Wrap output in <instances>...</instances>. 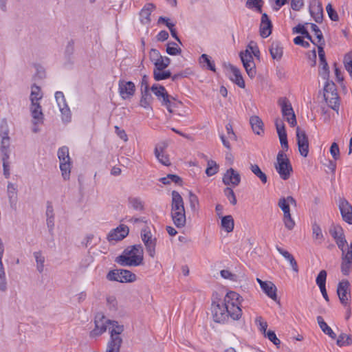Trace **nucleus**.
<instances>
[{"label":"nucleus","instance_id":"a878e982","mask_svg":"<svg viewBox=\"0 0 352 352\" xmlns=\"http://www.w3.org/2000/svg\"><path fill=\"white\" fill-rule=\"evenodd\" d=\"M339 208L343 219L349 224H352V206L349 202L343 199L340 201Z\"/></svg>","mask_w":352,"mask_h":352},{"label":"nucleus","instance_id":"dca6fc26","mask_svg":"<svg viewBox=\"0 0 352 352\" xmlns=\"http://www.w3.org/2000/svg\"><path fill=\"white\" fill-rule=\"evenodd\" d=\"M118 90L122 98L125 100L131 98L134 95L135 87L131 81L120 80L118 83Z\"/></svg>","mask_w":352,"mask_h":352},{"label":"nucleus","instance_id":"6e6552de","mask_svg":"<svg viewBox=\"0 0 352 352\" xmlns=\"http://www.w3.org/2000/svg\"><path fill=\"white\" fill-rule=\"evenodd\" d=\"M141 239L145 246L146 252L150 257L154 258L156 255L157 239L154 237L148 227L141 230Z\"/></svg>","mask_w":352,"mask_h":352},{"label":"nucleus","instance_id":"4c0bfd02","mask_svg":"<svg viewBox=\"0 0 352 352\" xmlns=\"http://www.w3.org/2000/svg\"><path fill=\"white\" fill-rule=\"evenodd\" d=\"M153 77L155 80L159 81L164 79H167L170 77H171V73L170 71H165L164 69L158 70V69H154L153 70Z\"/></svg>","mask_w":352,"mask_h":352},{"label":"nucleus","instance_id":"4d7b16f0","mask_svg":"<svg viewBox=\"0 0 352 352\" xmlns=\"http://www.w3.org/2000/svg\"><path fill=\"white\" fill-rule=\"evenodd\" d=\"M129 201L131 206L133 209L137 210H143L144 205H143L142 201L140 200V199L136 198V197H133V198H130L129 199Z\"/></svg>","mask_w":352,"mask_h":352},{"label":"nucleus","instance_id":"ea45409f","mask_svg":"<svg viewBox=\"0 0 352 352\" xmlns=\"http://www.w3.org/2000/svg\"><path fill=\"white\" fill-rule=\"evenodd\" d=\"M170 59L167 56H162L155 63L154 69L162 70L166 69L170 64Z\"/></svg>","mask_w":352,"mask_h":352},{"label":"nucleus","instance_id":"5fc2aeb1","mask_svg":"<svg viewBox=\"0 0 352 352\" xmlns=\"http://www.w3.org/2000/svg\"><path fill=\"white\" fill-rule=\"evenodd\" d=\"M262 0H247L246 6L250 9L256 8L259 12H261Z\"/></svg>","mask_w":352,"mask_h":352},{"label":"nucleus","instance_id":"2f4dec72","mask_svg":"<svg viewBox=\"0 0 352 352\" xmlns=\"http://www.w3.org/2000/svg\"><path fill=\"white\" fill-rule=\"evenodd\" d=\"M270 52L273 59L280 60L283 56V47L279 42H273Z\"/></svg>","mask_w":352,"mask_h":352},{"label":"nucleus","instance_id":"680f3d73","mask_svg":"<svg viewBox=\"0 0 352 352\" xmlns=\"http://www.w3.org/2000/svg\"><path fill=\"white\" fill-rule=\"evenodd\" d=\"M271 342H272L276 346H278L280 344V341L277 338L274 331L269 330L265 335Z\"/></svg>","mask_w":352,"mask_h":352},{"label":"nucleus","instance_id":"bf43d9fd","mask_svg":"<svg viewBox=\"0 0 352 352\" xmlns=\"http://www.w3.org/2000/svg\"><path fill=\"white\" fill-rule=\"evenodd\" d=\"M1 160L3 162V175L6 179H8L10 176V162L8 161L9 158H6V157H1Z\"/></svg>","mask_w":352,"mask_h":352},{"label":"nucleus","instance_id":"e433bc0d","mask_svg":"<svg viewBox=\"0 0 352 352\" xmlns=\"http://www.w3.org/2000/svg\"><path fill=\"white\" fill-rule=\"evenodd\" d=\"M106 305L111 312H116L118 309V304L116 296L109 295L106 297Z\"/></svg>","mask_w":352,"mask_h":352},{"label":"nucleus","instance_id":"b1692460","mask_svg":"<svg viewBox=\"0 0 352 352\" xmlns=\"http://www.w3.org/2000/svg\"><path fill=\"white\" fill-rule=\"evenodd\" d=\"M155 8V6L152 3H148L143 7L140 12V21L142 24H150L151 21L150 16Z\"/></svg>","mask_w":352,"mask_h":352},{"label":"nucleus","instance_id":"09e8293b","mask_svg":"<svg viewBox=\"0 0 352 352\" xmlns=\"http://www.w3.org/2000/svg\"><path fill=\"white\" fill-rule=\"evenodd\" d=\"M344 64L346 70L350 74L352 78V52L345 55L344 58Z\"/></svg>","mask_w":352,"mask_h":352},{"label":"nucleus","instance_id":"e2e57ef3","mask_svg":"<svg viewBox=\"0 0 352 352\" xmlns=\"http://www.w3.org/2000/svg\"><path fill=\"white\" fill-rule=\"evenodd\" d=\"M330 153L335 160L340 157V149L337 143L333 142L330 147Z\"/></svg>","mask_w":352,"mask_h":352},{"label":"nucleus","instance_id":"20e7f679","mask_svg":"<svg viewBox=\"0 0 352 352\" xmlns=\"http://www.w3.org/2000/svg\"><path fill=\"white\" fill-rule=\"evenodd\" d=\"M43 98V94L39 87L33 85L31 88L30 100L31 104L30 111L32 117V124L38 125L43 122L44 116L42 111V107L40 104V100Z\"/></svg>","mask_w":352,"mask_h":352},{"label":"nucleus","instance_id":"8fccbe9b","mask_svg":"<svg viewBox=\"0 0 352 352\" xmlns=\"http://www.w3.org/2000/svg\"><path fill=\"white\" fill-rule=\"evenodd\" d=\"M319 75L324 80L329 79V70L327 62L320 63Z\"/></svg>","mask_w":352,"mask_h":352},{"label":"nucleus","instance_id":"aec40b11","mask_svg":"<svg viewBox=\"0 0 352 352\" xmlns=\"http://www.w3.org/2000/svg\"><path fill=\"white\" fill-rule=\"evenodd\" d=\"M223 182L225 185L238 186L241 182L240 174L234 168H230L227 170L223 177Z\"/></svg>","mask_w":352,"mask_h":352},{"label":"nucleus","instance_id":"a19ab883","mask_svg":"<svg viewBox=\"0 0 352 352\" xmlns=\"http://www.w3.org/2000/svg\"><path fill=\"white\" fill-rule=\"evenodd\" d=\"M312 233L314 239L320 241V242L323 241L324 236L322 233V230L316 222H314L312 224Z\"/></svg>","mask_w":352,"mask_h":352},{"label":"nucleus","instance_id":"cd10ccee","mask_svg":"<svg viewBox=\"0 0 352 352\" xmlns=\"http://www.w3.org/2000/svg\"><path fill=\"white\" fill-rule=\"evenodd\" d=\"M229 68L232 74V76L230 78L231 80L241 88H244L245 81L242 77L240 70L232 65L229 66Z\"/></svg>","mask_w":352,"mask_h":352},{"label":"nucleus","instance_id":"a18cd8bd","mask_svg":"<svg viewBox=\"0 0 352 352\" xmlns=\"http://www.w3.org/2000/svg\"><path fill=\"white\" fill-rule=\"evenodd\" d=\"M243 65L248 76L250 77L251 78H253L256 74V65L254 62L250 61L245 64H243Z\"/></svg>","mask_w":352,"mask_h":352},{"label":"nucleus","instance_id":"49530a36","mask_svg":"<svg viewBox=\"0 0 352 352\" xmlns=\"http://www.w3.org/2000/svg\"><path fill=\"white\" fill-rule=\"evenodd\" d=\"M60 108V111L62 114V120L65 122H69L71 120V111L68 107V105L66 104L65 105L61 106Z\"/></svg>","mask_w":352,"mask_h":352},{"label":"nucleus","instance_id":"c85d7f7f","mask_svg":"<svg viewBox=\"0 0 352 352\" xmlns=\"http://www.w3.org/2000/svg\"><path fill=\"white\" fill-rule=\"evenodd\" d=\"M250 123L251 124L253 131L257 134L261 135L263 133V123L262 120L257 116L250 117Z\"/></svg>","mask_w":352,"mask_h":352},{"label":"nucleus","instance_id":"ddd939ff","mask_svg":"<svg viewBox=\"0 0 352 352\" xmlns=\"http://www.w3.org/2000/svg\"><path fill=\"white\" fill-rule=\"evenodd\" d=\"M296 139L300 155L307 157L309 153V141L305 131L299 127L296 128Z\"/></svg>","mask_w":352,"mask_h":352},{"label":"nucleus","instance_id":"69168bd1","mask_svg":"<svg viewBox=\"0 0 352 352\" xmlns=\"http://www.w3.org/2000/svg\"><path fill=\"white\" fill-rule=\"evenodd\" d=\"M221 276L225 279H229L232 281H236L237 276L236 274H232L231 272L227 270H223L220 272Z\"/></svg>","mask_w":352,"mask_h":352},{"label":"nucleus","instance_id":"79ce46f5","mask_svg":"<svg viewBox=\"0 0 352 352\" xmlns=\"http://www.w3.org/2000/svg\"><path fill=\"white\" fill-rule=\"evenodd\" d=\"M34 256L36 262L37 270L41 273L44 269L45 256L40 252H34Z\"/></svg>","mask_w":352,"mask_h":352},{"label":"nucleus","instance_id":"f8f14e48","mask_svg":"<svg viewBox=\"0 0 352 352\" xmlns=\"http://www.w3.org/2000/svg\"><path fill=\"white\" fill-rule=\"evenodd\" d=\"M341 255V272L343 275L347 276L350 273L352 267V242L346 251L344 248H342Z\"/></svg>","mask_w":352,"mask_h":352},{"label":"nucleus","instance_id":"37998d69","mask_svg":"<svg viewBox=\"0 0 352 352\" xmlns=\"http://www.w3.org/2000/svg\"><path fill=\"white\" fill-rule=\"evenodd\" d=\"M72 164H60V169L64 180L67 181L70 178Z\"/></svg>","mask_w":352,"mask_h":352},{"label":"nucleus","instance_id":"f3484780","mask_svg":"<svg viewBox=\"0 0 352 352\" xmlns=\"http://www.w3.org/2000/svg\"><path fill=\"white\" fill-rule=\"evenodd\" d=\"M168 146L167 143L165 142H160L155 148L154 153L158 161L164 166H168L170 165L168 155L166 153L165 151Z\"/></svg>","mask_w":352,"mask_h":352},{"label":"nucleus","instance_id":"774afa93","mask_svg":"<svg viewBox=\"0 0 352 352\" xmlns=\"http://www.w3.org/2000/svg\"><path fill=\"white\" fill-rule=\"evenodd\" d=\"M166 52L171 56L180 55L182 50L178 47H171L170 45H166Z\"/></svg>","mask_w":352,"mask_h":352},{"label":"nucleus","instance_id":"0eeeda50","mask_svg":"<svg viewBox=\"0 0 352 352\" xmlns=\"http://www.w3.org/2000/svg\"><path fill=\"white\" fill-rule=\"evenodd\" d=\"M107 278L110 281L120 283H133L137 276L135 274L127 270H113L109 272Z\"/></svg>","mask_w":352,"mask_h":352},{"label":"nucleus","instance_id":"9b49d317","mask_svg":"<svg viewBox=\"0 0 352 352\" xmlns=\"http://www.w3.org/2000/svg\"><path fill=\"white\" fill-rule=\"evenodd\" d=\"M151 91L160 100H162V104L166 107L168 111L172 113L173 104L170 99V96L168 94L165 88L162 85L155 84L151 87Z\"/></svg>","mask_w":352,"mask_h":352},{"label":"nucleus","instance_id":"6e6d98bb","mask_svg":"<svg viewBox=\"0 0 352 352\" xmlns=\"http://www.w3.org/2000/svg\"><path fill=\"white\" fill-rule=\"evenodd\" d=\"M311 28L318 40V43L324 45V41L323 39V36L319 28L314 23L311 24Z\"/></svg>","mask_w":352,"mask_h":352},{"label":"nucleus","instance_id":"c03bdc74","mask_svg":"<svg viewBox=\"0 0 352 352\" xmlns=\"http://www.w3.org/2000/svg\"><path fill=\"white\" fill-rule=\"evenodd\" d=\"M219 166L217 163L213 160L208 162V166L206 170V174L208 176H212L218 172Z\"/></svg>","mask_w":352,"mask_h":352},{"label":"nucleus","instance_id":"f03ea898","mask_svg":"<svg viewBox=\"0 0 352 352\" xmlns=\"http://www.w3.org/2000/svg\"><path fill=\"white\" fill-rule=\"evenodd\" d=\"M240 298L239 294L229 292L223 300L217 298L214 300L211 308L214 321L224 322L229 316L233 320H239L242 316Z\"/></svg>","mask_w":352,"mask_h":352},{"label":"nucleus","instance_id":"864d4df0","mask_svg":"<svg viewBox=\"0 0 352 352\" xmlns=\"http://www.w3.org/2000/svg\"><path fill=\"white\" fill-rule=\"evenodd\" d=\"M189 203L192 211H197L199 206V199L196 195L189 192Z\"/></svg>","mask_w":352,"mask_h":352},{"label":"nucleus","instance_id":"de8ad7c7","mask_svg":"<svg viewBox=\"0 0 352 352\" xmlns=\"http://www.w3.org/2000/svg\"><path fill=\"white\" fill-rule=\"evenodd\" d=\"M344 64L346 70L350 74L352 78V52L345 55L344 58Z\"/></svg>","mask_w":352,"mask_h":352},{"label":"nucleus","instance_id":"603ef678","mask_svg":"<svg viewBox=\"0 0 352 352\" xmlns=\"http://www.w3.org/2000/svg\"><path fill=\"white\" fill-rule=\"evenodd\" d=\"M239 56L243 64H245L250 61H254L252 52L249 49H246L244 52H241Z\"/></svg>","mask_w":352,"mask_h":352},{"label":"nucleus","instance_id":"7c9ffc66","mask_svg":"<svg viewBox=\"0 0 352 352\" xmlns=\"http://www.w3.org/2000/svg\"><path fill=\"white\" fill-rule=\"evenodd\" d=\"M318 324L324 333L329 336L331 339L336 338V334L330 327L324 322L323 318L320 316L317 317Z\"/></svg>","mask_w":352,"mask_h":352},{"label":"nucleus","instance_id":"c9c22d12","mask_svg":"<svg viewBox=\"0 0 352 352\" xmlns=\"http://www.w3.org/2000/svg\"><path fill=\"white\" fill-rule=\"evenodd\" d=\"M336 344L340 347L351 345L352 344L351 335L341 333L337 339Z\"/></svg>","mask_w":352,"mask_h":352},{"label":"nucleus","instance_id":"393cba45","mask_svg":"<svg viewBox=\"0 0 352 352\" xmlns=\"http://www.w3.org/2000/svg\"><path fill=\"white\" fill-rule=\"evenodd\" d=\"M171 196L170 212H175L177 211L184 210V203L181 195L177 191L173 190L172 191Z\"/></svg>","mask_w":352,"mask_h":352},{"label":"nucleus","instance_id":"f257e3e1","mask_svg":"<svg viewBox=\"0 0 352 352\" xmlns=\"http://www.w3.org/2000/svg\"><path fill=\"white\" fill-rule=\"evenodd\" d=\"M94 323L95 328L91 331L90 336L91 337L100 336L108 329L110 340L107 344V352H120L122 343L120 335L124 331V326L116 320L108 319L102 313L96 314Z\"/></svg>","mask_w":352,"mask_h":352},{"label":"nucleus","instance_id":"c756f323","mask_svg":"<svg viewBox=\"0 0 352 352\" xmlns=\"http://www.w3.org/2000/svg\"><path fill=\"white\" fill-rule=\"evenodd\" d=\"M261 289L273 300H277L276 287L272 282L267 281L266 285H264Z\"/></svg>","mask_w":352,"mask_h":352},{"label":"nucleus","instance_id":"473e14b6","mask_svg":"<svg viewBox=\"0 0 352 352\" xmlns=\"http://www.w3.org/2000/svg\"><path fill=\"white\" fill-rule=\"evenodd\" d=\"M250 169L252 173L256 176L262 182L265 184L267 182V177L265 173H263L260 167L256 164H250Z\"/></svg>","mask_w":352,"mask_h":352},{"label":"nucleus","instance_id":"13d9d810","mask_svg":"<svg viewBox=\"0 0 352 352\" xmlns=\"http://www.w3.org/2000/svg\"><path fill=\"white\" fill-rule=\"evenodd\" d=\"M256 324L259 327V330L263 333L266 334L267 331V322L264 321L263 318L261 316H258L255 319Z\"/></svg>","mask_w":352,"mask_h":352},{"label":"nucleus","instance_id":"4be33fe9","mask_svg":"<svg viewBox=\"0 0 352 352\" xmlns=\"http://www.w3.org/2000/svg\"><path fill=\"white\" fill-rule=\"evenodd\" d=\"M309 12L316 23H321L323 19L322 4L318 0H312L309 6Z\"/></svg>","mask_w":352,"mask_h":352},{"label":"nucleus","instance_id":"4468645a","mask_svg":"<svg viewBox=\"0 0 352 352\" xmlns=\"http://www.w3.org/2000/svg\"><path fill=\"white\" fill-rule=\"evenodd\" d=\"M128 226L121 224L116 228L112 229L107 235L108 241H118L124 239L129 234Z\"/></svg>","mask_w":352,"mask_h":352},{"label":"nucleus","instance_id":"bb28decb","mask_svg":"<svg viewBox=\"0 0 352 352\" xmlns=\"http://www.w3.org/2000/svg\"><path fill=\"white\" fill-rule=\"evenodd\" d=\"M170 214L172 220L176 227L180 228L185 226L186 223L185 209L175 212H170Z\"/></svg>","mask_w":352,"mask_h":352},{"label":"nucleus","instance_id":"1a4fd4ad","mask_svg":"<svg viewBox=\"0 0 352 352\" xmlns=\"http://www.w3.org/2000/svg\"><path fill=\"white\" fill-rule=\"evenodd\" d=\"M9 129L6 120H3L0 126V136L1 138L0 151L2 157H10V140L8 135Z\"/></svg>","mask_w":352,"mask_h":352},{"label":"nucleus","instance_id":"338daca9","mask_svg":"<svg viewBox=\"0 0 352 352\" xmlns=\"http://www.w3.org/2000/svg\"><path fill=\"white\" fill-rule=\"evenodd\" d=\"M327 12L328 13V15L329 18L334 21H337L338 20V15L337 12L333 9L331 3H329L327 6Z\"/></svg>","mask_w":352,"mask_h":352},{"label":"nucleus","instance_id":"58836bf2","mask_svg":"<svg viewBox=\"0 0 352 352\" xmlns=\"http://www.w3.org/2000/svg\"><path fill=\"white\" fill-rule=\"evenodd\" d=\"M142 92V98L140 99V104L141 107L144 108H146L149 106L152 96L151 94L149 93L148 90L146 91H141Z\"/></svg>","mask_w":352,"mask_h":352},{"label":"nucleus","instance_id":"7ed1b4c3","mask_svg":"<svg viewBox=\"0 0 352 352\" xmlns=\"http://www.w3.org/2000/svg\"><path fill=\"white\" fill-rule=\"evenodd\" d=\"M143 260V247L138 244L126 248L115 261L123 267H137L142 264Z\"/></svg>","mask_w":352,"mask_h":352},{"label":"nucleus","instance_id":"9d476101","mask_svg":"<svg viewBox=\"0 0 352 352\" xmlns=\"http://www.w3.org/2000/svg\"><path fill=\"white\" fill-rule=\"evenodd\" d=\"M278 104L280 106L283 116L292 126H296L297 124L296 115L289 101L283 98L279 100Z\"/></svg>","mask_w":352,"mask_h":352},{"label":"nucleus","instance_id":"f704fd0d","mask_svg":"<svg viewBox=\"0 0 352 352\" xmlns=\"http://www.w3.org/2000/svg\"><path fill=\"white\" fill-rule=\"evenodd\" d=\"M221 226L227 232H232L234 226L233 217L231 215L223 217L221 221Z\"/></svg>","mask_w":352,"mask_h":352},{"label":"nucleus","instance_id":"5701e85b","mask_svg":"<svg viewBox=\"0 0 352 352\" xmlns=\"http://www.w3.org/2000/svg\"><path fill=\"white\" fill-rule=\"evenodd\" d=\"M272 25L267 14L263 13L261 16V21L260 25V35L263 38L268 37L272 33Z\"/></svg>","mask_w":352,"mask_h":352},{"label":"nucleus","instance_id":"412c9836","mask_svg":"<svg viewBox=\"0 0 352 352\" xmlns=\"http://www.w3.org/2000/svg\"><path fill=\"white\" fill-rule=\"evenodd\" d=\"M275 126L280 140L281 146L287 151L288 149L287 137L283 121L280 118L275 120Z\"/></svg>","mask_w":352,"mask_h":352},{"label":"nucleus","instance_id":"3c124183","mask_svg":"<svg viewBox=\"0 0 352 352\" xmlns=\"http://www.w3.org/2000/svg\"><path fill=\"white\" fill-rule=\"evenodd\" d=\"M327 272L325 270H321L318 275L316 277V284L319 287V288L326 287V279H327Z\"/></svg>","mask_w":352,"mask_h":352},{"label":"nucleus","instance_id":"0e129e2a","mask_svg":"<svg viewBox=\"0 0 352 352\" xmlns=\"http://www.w3.org/2000/svg\"><path fill=\"white\" fill-rule=\"evenodd\" d=\"M162 56L156 49H151L149 52V58L152 63H155Z\"/></svg>","mask_w":352,"mask_h":352},{"label":"nucleus","instance_id":"39448f33","mask_svg":"<svg viewBox=\"0 0 352 352\" xmlns=\"http://www.w3.org/2000/svg\"><path fill=\"white\" fill-rule=\"evenodd\" d=\"M278 207L283 212V222L286 228L292 230L295 226V221L292 218L290 206H296V201L292 196L281 197L278 202Z\"/></svg>","mask_w":352,"mask_h":352},{"label":"nucleus","instance_id":"72a5a7b5","mask_svg":"<svg viewBox=\"0 0 352 352\" xmlns=\"http://www.w3.org/2000/svg\"><path fill=\"white\" fill-rule=\"evenodd\" d=\"M58 157L60 164H72L69 155V149L67 146H63L58 151Z\"/></svg>","mask_w":352,"mask_h":352},{"label":"nucleus","instance_id":"a211bd4d","mask_svg":"<svg viewBox=\"0 0 352 352\" xmlns=\"http://www.w3.org/2000/svg\"><path fill=\"white\" fill-rule=\"evenodd\" d=\"M6 195L10 208L16 210L18 201V186L16 184L8 182Z\"/></svg>","mask_w":352,"mask_h":352},{"label":"nucleus","instance_id":"423d86ee","mask_svg":"<svg viewBox=\"0 0 352 352\" xmlns=\"http://www.w3.org/2000/svg\"><path fill=\"white\" fill-rule=\"evenodd\" d=\"M274 168L281 179L286 180L290 177L292 172V166L289 160L283 151L278 152L276 162L274 163Z\"/></svg>","mask_w":352,"mask_h":352},{"label":"nucleus","instance_id":"2eb2a0df","mask_svg":"<svg viewBox=\"0 0 352 352\" xmlns=\"http://www.w3.org/2000/svg\"><path fill=\"white\" fill-rule=\"evenodd\" d=\"M350 284L348 280H344L339 283L337 288V294L340 302L346 306L350 295Z\"/></svg>","mask_w":352,"mask_h":352},{"label":"nucleus","instance_id":"6ab92c4d","mask_svg":"<svg viewBox=\"0 0 352 352\" xmlns=\"http://www.w3.org/2000/svg\"><path fill=\"white\" fill-rule=\"evenodd\" d=\"M329 233L334 239L338 248L342 250V248H344L347 244L342 228L340 226H333L329 229Z\"/></svg>","mask_w":352,"mask_h":352},{"label":"nucleus","instance_id":"052dcab7","mask_svg":"<svg viewBox=\"0 0 352 352\" xmlns=\"http://www.w3.org/2000/svg\"><path fill=\"white\" fill-rule=\"evenodd\" d=\"M224 192H225V195H226V197H228V199H229L230 204L232 205H235L236 204V198L235 194H234V191L232 190V188L227 187L224 190Z\"/></svg>","mask_w":352,"mask_h":352}]
</instances>
